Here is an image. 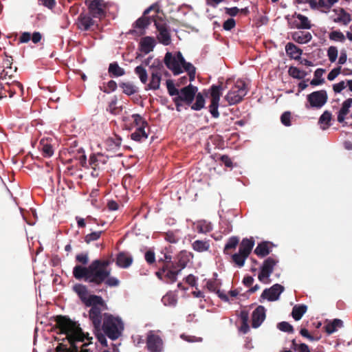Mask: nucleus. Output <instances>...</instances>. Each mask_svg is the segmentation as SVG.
Returning <instances> with one entry per match:
<instances>
[{
    "label": "nucleus",
    "instance_id": "nucleus-1",
    "mask_svg": "<svg viewBox=\"0 0 352 352\" xmlns=\"http://www.w3.org/2000/svg\"><path fill=\"white\" fill-rule=\"evenodd\" d=\"M109 260L96 259L88 267L76 265L73 269V276L77 280H84L93 286L105 284L108 287H117L119 280L111 276Z\"/></svg>",
    "mask_w": 352,
    "mask_h": 352
},
{
    "label": "nucleus",
    "instance_id": "nucleus-2",
    "mask_svg": "<svg viewBox=\"0 0 352 352\" xmlns=\"http://www.w3.org/2000/svg\"><path fill=\"white\" fill-rule=\"evenodd\" d=\"M56 327L59 329L60 333L66 335V339L68 340L70 347L62 343L59 344L56 348V352H72L73 346H77L76 342H84L85 340H90L92 338L89 337V334H85L80 325L75 321L72 320L67 316H56L54 318Z\"/></svg>",
    "mask_w": 352,
    "mask_h": 352
},
{
    "label": "nucleus",
    "instance_id": "nucleus-3",
    "mask_svg": "<svg viewBox=\"0 0 352 352\" xmlns=\"http://www.w3.org/2000/svg\"><path fill=\"white\" fill-rule=\"evenodd\" d=\"M164 62L173 75L177 76L185 71L188 73L189 81L195 80L196 67L192 63L186 62L180 52H177L175 56H173L171 52H167L165 54Z\"/></svg>",
    "mask_w": 352,
    "mask_h": 352
},
{
    "label": "nucleus",
    "instance_id": "nucleus-4",
    "mask_svg": "<svg viewBox=\"0 0 352 352\" xmlns=\"http://www.w3.org/2000/svg\"><path fill=\"white\" fill-rule=\"evenodd\" d=\"M86 307H91L89 311V318L94 329L100 331L101 324L104 322L102 311L108 310V306L101 296H94Z\"/></svg>",
    "mask_w": 352,
    "mask_h": 352
},
{
    "label": "nucleus",
    "instance_id": "nucleus-5",
    "mask_svg": "<svg viewBox=\"0 0 352 352\" xmlns=\"http://www.w3.org/2000/svg\"><path fill=\"white\" fill-rule=\"evenodd\" d=\"M166 84L168 93L170 96H175L187 106L192 104L198 91L197 87L189 84L179 90L175 87L173 80L170 79L166 80Z\"/></svg>",
    "mask_w": 352,
    "mask_h": 352
},
{
    "label": "nucleus",
    "instance_id": "nucleus-6",
    "mask_svg": "<svg viewBox=\"0 0 352 352\" xmlns=\"http://www.w3.org/2000/svg\"><path fill=\"white\" fill-rule=\"evenodd\" d=\"M124 329V324L119 317H115L109 313H104V322L101 324V330L105 336L112 340L118 339Z\"/></svg>",
    "mask_w": 352,
    "mask_h": 352
},
{
    "label": "nucleus",
    "instance_id": "nucleus-7",
    "mask_svg": "<svg viewBox=\"0 0 352 352\" xmlns=\"http://www.w3.org/2000/svg\"><path fill=\"white\" fill-rule=\"evenodd\" d=\"M248 93L247 85L242 80H237L234 85L225 96L229 104H235L242 101Z\"/></svg>",
    "mask_w": 352,
    "mask_h": 352
},
{
    "label": "nucleus",
    "instance_id": "nucleus-8",
    "mask_svg": "<svg viewBox=\"0 0 352 352\" xmlns=\"http://www.w3.org/2000/svg\"><path fill=\"white\" fill-rule=\"evenodd\" d=\"M107 161L108 157L101 153L91 155L87 165V168L91 169V175L94 178L101 177L106 169Z\"/></svg>",
    "mask_w": 352,
    "mask_h": 352
},
{
    "label": "nucleus",
    "instance_id": "nucleus-9",
    "mask_svg": "<svg viewBox=\"0 0 352 352\" xmlns=\"http://www.w3.org/2000/svg\"><path fill=\"white\" fill-rule=\"evenodd\" d=\"M98 21L88 12H81L78 16L76 25L80 31L93 32L99 30Z\"/></svg>",
    "mask_w": 352,
    "mask_h": 352
},
{
    "label": "nucleus",
    "instance_id": "nucleus-10",
    "mask_svg": "<svg viewBox=\"0 0 352 352\" xmlns=\"http://www.w3.org/2000/svg\"><path fill=\"white\" fill-rule=\"evenodd\" d=\"M88 7V13L94 18L100 21L106 16L107 3L104 0H85Z\"/></svg>",
    "mask_w": 352,
    "mask_h": 352
},
{
    "label": "nucleus",
    "instance_id": "nucleus-11",
    "mask_svg": "<svg viewBox=\"0 0 352 352\" xmlns=\"http://www.w3.org/2000/svg\"><path fill=\"white\" fill-rule=\"evenodd\" d=\"M153 21L159 32L157 36L158 41L164 45H168L170 43L171 36L165 19L160 16H156V18L153 19Z\"/></svg>",
    "mask_w": 352,
    "mask_h": 352
},
{
    "label": "nucleus",
    "instance_id": "nucleus-12",
    "mask_svg": "<svg viewBox=\"0 0 352 352\" xmlns=\"http://www.w3.org/2000/svg\"><path fill=\"white\" fill-rule=\"evenodd\" d=\"M307 100L309 104L305 105L306 108L311 107L318 109L327 103L328 95L324 89L315 91L307 95Z\"/></svg>",
    "mask_w": 352,
    "mask_h": 352
},
{
    "label": "nucleus",
    "instance_id": "nucleus-13",
    "mask_svg": "<svg viewBox=\"0 0 352 352\" xmlns=\"http://www.w3.org/2000/svg\"><path fill=\"white\" fill-rule=\"evenodd\" d=\"M278 263V259L273 257H268L264 260L262 266L261 267V271L258 275V278L263 283H268L269 281H265L270 276L271 274L274 271V267Z\"/></svg>",
    "mask_w": 352,
    "mask_h": 352
},
{
    "label": "nucleus",
    "instance_id": "nucleus-14",
    "mask_svg": "<svg viewBox=\"0 0 352 352\" xmlns=\"http://www.w3.org/2000/svg\"><path fill=\"white\" fill-rule=\"evenodd\" d=\"M146 347L149 352H162L163 340L160 336L150 331L146 338Z\"/></svg>",
    "mask_w": 352,
    "mask_h": 352
},
{
    "label": "nucleus",
    "instance_id": "nucleus-15",
    "mask_svg": "<svg viewBox=\"0 0 352 352\" xmlns=\"http://www.w3.org/2000/svg\"><path fill=\"white\" fill-rule=\"evenodd\" d=\"M285 288L280 284H275L269 289H265L261 294V298H266L269 301L277 300Z\"/></svg>",
    "mask_w": 352,
    "mask_h": 352
},
{
    "label": "nucleus",
    "instance_id": "nucleus-16",
    "mask_svg": "<svg viewBox=\"0 0 352 352\" xmlns=\"http://www.w3.org/2000/svg\"><path fill=\"white\" fill-rule=\"evenodd\" d=\"M265 319V309L263 306H258L252 314V327L258 328Z\"/></svg>",
    "mask_w": 352,
    "mask_h": 352
},
{
    "label": "nucleus",
    "instance_id": "nucleus-17",
    "mask_svg": "<svg viewBox=\"0 0 352 352\" xmlns=\"http://www.w3.org/2000/svg\"><path fill=\"white\" fill-rule=\"evenodd\" d=\"M73 289L85 306L89 304V301L91 300L92 297L98 296L97 295L94 294L89 296L87 287L82 284H76L74 286Z\"/></svg>",
    "mask_w": 352,
    "mask_h": 352
},
{
    "label": "nucleus",
    "instance_id": "nucleus-18",
    "mask_svg": "<svg viewBox=\"0 0 352 352\" xmlns=\"http://www.w3.org/2000/svg\"><path fill=\"white\" fill-rule=\"evenodd\" d=\"M155 45V41L153 37L145 36L140 42V50L146 54L153 50Z\"/></svg>",
    "mask_w": 352,
    "mask_h": 352
},
{
    "label": "nucleus",
    "instance_id": "nucleus-19",
    "mask_svg": "<svg viewBox=\"0 0 352 352\" xmlns=\"http://www.w3.org/2000/svg\"><path fill=\"white\" fill-rule=\"evenodd\" d=\"M153 8V6H151L144 10L143 16L139 18L133 24L134 28L144 30L151 24L150 17L146 16V15L150 12Z\"/></svg>",
    "mask_w": 352,
    "mask_h": 352
},
{
    "label": "nucleus",
    "instance_id": "nucleus-20",
    "mask_svg": "<svg viewBox=\"0 0 352 352\" xmlns=\"http://www.w3.org/2000/svg\"><path fill=\"white\" fill-rule=\"evenodd\" d=\"M133 262V258L126 252H120L117 255L116 265L122 268L129 267Z\"/></svg>",
    "mask_w": 352,
    "mask_h": 352
},
{
    "label": "nucleus",
    "instance_id": "nucleus-21",
    "mask_svg": "<svg viewBox=\"0 0 352 352\" xmlns=\"http://www.w3.org/2000/svg\"><path fill=\"white\" fill-rule=\"evenodd\" d=\"M287 54L293 59L300 60L302 50L292 43H288L285 46Z\"/></svg>",
    "mask_w": 352,
    "mask_h": 352
},
{
    "label": "nucleus",
    "instance_id": "nucleus-22",
    "mask_svg": "<svg viewBox=\"0 0 352 352\" xmlns=\"http://www.w3.org/2000/svg\"><path fill=\"white\" fill-rule=\"evenodd\" d=\"M254 245V240L251 239H243L240 243L239 252L247 257L250 255Z\"/></svg>",
    "mask_w": 352,
    "mask_h": 352
},
{
    "label": "nucleus",
    "instance_id": "nucleus-23",
    "mask_svg": "<svg viewBox=\"0 0 352 352\" xmlns=\"http://www.w3.org/2000/svg\"><path fill=\"white\" fill-rule=\"evenodd\" d=\"M162 74L160 72H152L150 82L146 86V90H157L160 87Z\"/></svg>",
    "mask_w": 352,
    "mask_h": 352
},
{
    "label": "nucleus",
    "instance_id": "nucleus-24",
    "mask_svg": "<svg viewBox=\"0 0 352 352\" xmlns=\"http://www.w3.org/2000/svg\"><path fill=\"white\" fill-rule=\"evenodd\" d=\"M292 39L300 44L307 43L312 39L311 34L308 32H295L292 35Z\"/></svg>",
    "mask_w": 352,
    "mask_h": 352
},
{
    "label": "nucleus",
    "instance_id": "nucleus-25",
    "mask_svg": "<svg viewBox=\"0 0 352 352\" xmlns=\"http://www.w3.org/2000/svg\"><path fill=\"white\" fill-rule=\"evenodd\" d=\"M352 105V98H348L344 100L342 104V107L340 108L338 115V121L339 122H343L345 116L349 113V109Z\"/></svg>",
    "mask_w": 352,
    "mask_h": 352
},
{
    "label": "nucleus",
    "instance_id": "nucleus-26",
    "mask_svg": "<svg viewBox=\"0 0 352 352\" xmlns=\"http://www.w3.org/2000/svg\"><path fill=\"white\" fill-rule=\"evenodd\" d=\"M145 128L146 127L136 128L135 131L131 134V139L138 142L145 141L148 136V133L145 131Z\"/></svg>",
    "mask_w": 352,
    "mask_h": 352
},
{
    "label": "nucleus",
    "instance_id": "nucleus-27",
    "mask_svg": "<svg viewBox=\"0 0 352 352\" xmlns=\"http://www.w3.org/2000/svg\"><path fill=\"white\" fill-rule=\"evenodd\" d=\"M293 17H296L300 21V23L295 22V26L297 29L309 30L311 28V22L306 16L295 12Z\"/></svg>",
    "mask_w": 352,
    "mask_h": 352
},
{
    "label": "nucleus",
    "instance_id": "nucleus-28",
    "mask_svg": "<svg viewBox=\"0 0 352 352\" xmlns=\"http://www.w3.org/2000/svg\"><path fill=\"white\" fill-rule=\"evenodd\" d=\"M210 247V240H196L192 243V249L198 252H206Z\"/></svg>",
    "mask_w": 352,
    "mask_h": 352
},
{
    "label": "nucleus",
    "instance_id": "nucleus-29",
    "mask_svg": "<svg viewBox=\"0 0 352 352\" xmlns=\"http://www.w3.org/2000/svg\"><path fill=\"white\" fill-rule=\"evenodd\" d=\"M268 244L269 243L266 241L258 243L254 251V254L261 258L267 256L271 252Z\"/></svg>",
    "mask_w": 352,
    "mask_h": 352
},
{
    "label": "nucleus",
    "instance_id": "nucleus-30",
    "mask_svg": "<svg viewBox=\"0 0 352 352\" xmlns=\"http://www.w3.org/2000/svg\"><path fill=\"white\" fill-rule=\"evenodd\" d=\"M343 322L340 319H334L324 326L325 331L330 335L336 332L338 329L342 327Z\"/></svg>",
    "mask_w": 352,
    "mask_h": 352
},
{
    "label": "nucleus",
    "instance_id": "nucleus-31",
    "mask_svg": "<svg viewBox=\"0 0 352 352\" xmlns=\"http://www.w3.org/2000/svg\"><path fill=\"white\" fill-rule=\"evenodd\" d=\"M307 310V305H296L292 309V316L295 320L298 321L302 318V316L306 313Z\"/></svg>",
    "mask_w": 352,
    "mask_h": 352
},
{
    "label": "nucleus",
    "instance_id": "nucleus-32",
    "mask_svg": "<svg viewBox=\"0 0 352 352\" xmlns=\"http://www.w3.org/2000/svg\"><path fill=\"white\" fill-rule=\"evenodd\" d=\"M196 226V230L199 233H208L212 231V227L210 222L206 220H199L194 223Z\"/></svg>",
    "mask_w": 352,
    "mask_h": 352
},
{
    "label": "nucleus",
    "instance_id": "nucleus-33",
    "mask_svg": "<svg viewBox=\"0 0 352 352\" xmlns=\"http://www.w3.org/2000/svg\"><path fill=\"white\" fill-rule=\"evenodd\" d=\"M333 21L335 23H340L344 25H346L351 21V16L344 10V8H340L339 16L334 19Z\"/></svg>",
    "mask_w": 352,
    "mask_h": 352
},
{
    "label": "nucleus",
    "instance_id": "nucleus-34",
    "mask_svg": "<svg viewBox=\"0 0 352 352\" xmlns=\"http://www.w3.org/2000/svg\"><path fill=\"white\" fill-rule=\"evenodd\" d=\"M109 73L111 76L119 77L124 75V69L119 66L118 63L113 62L109 64Z\"/></svg>",
    "mask_w": 352,
    "mask_h": 352
},
{
    "label": "nucleus",
    "instance_id": "nucleus-35",
    "mask_svg": "<svg viewBox=\"0 0 352 352\" xmlns=\"http://www.w3.org/2000/svg\"><path fill=\"white\" fill-rule=\"evenodd\" d=\"M133 118V123L131 124V127L129 129H131L132 127H148V124L147 121L140 114L134 113L131 116Z\"/></svg>",
    "mask_w": 352,
    "mask_h": 352
},
{
    "label": "nucleus",
    "instance_id": "nucleus-36",
    "mask_svg": "<svg viewBox=\"0 0 352 352\" xmlns=\"http://www.w3.org/2000/svg\"><path fill=\"white\" fill-rule=\"evenodd\" d=\"M195 99V102L192 103L189 107H190L191 109L195 111H199L202 109L205 106V99L203 94L200 92H197Z\"/></svg>",
    "mask_w": 352,
    "mask_h": 352
},
{
    "label": "nucleus",
    "instance_id": "nucleus-37",
    "mask_svg": "<svg viewBox=\"0 0 352 352\" xmlns=\"http://www.w3.org/2000/svg\"><path fill=\"white\" fill-rule=\"evenodd\" d=\"M325 70L322 68H318L314 72V78L311 80L310 84L313 86H318L324 82V79L322 75Z\"/></svg>",
    "mask_w": 352,
    "mask_h": 352
},
{
    "label": "nucleus",
    "instance_id": "nucleus-38",
    "mask_svg": "<svg viewBox=\"0 0 352 352\" xmlns=\"http://www.w3.org/2000/svg\"><path fill=\"white\" fill-rule=\"evenodd\" d=\"M73 153H74V160H77L82 167L87 168V157L82 148H80L76 153L74 151Z\"/></svg>",
    "mask_w": 352,
    "mask_h": 352
},
{
    "label": "nucleus",
    "instance_id": "nucleus-39",
    "mask_svg": "<svg viewBox=\"0 0 352 352\" xmlns=\"http://www.w3.org/2000/svg\"><path fill=\"white\" fill-rule=\"evenodd\" d=\"M177 266H179L180 270H182L186 267L188 263L189 262V256L186 252L182 251L177 255Z\"/></svg>",
    "mask_w": 352,
    "mask_h": 352
},
{
    "label": "nucleus",
    "instance_id": "nucleus-40",
    "mask_svg": "<svg viewBox=\"0 0 352 352\" xmlns=\"http://www.w3.org/2000/svg\"><path fill=\"white\" fill-rule=\"evenodd\" d=\"M289 75L294 78L302 79L307 76V72L301 71L296 67L291 66L288 70Z\"/></svg>",
    "mask_w": 352,
    "mask_h": 352
},
{
    "label": "nucleus",
    "instance_id": "nucleus-41",
    "mask_svg": "<svg viewBox=\"0 0 352 352\" xmlns=\"http://www.w3.org/2000/svg\"><path fill=\"white\" fill-rule=\"evenodd\" d=\"M120 87L122 89L123 93L127 96H131L137 92V87L131 82H121Z\"/></svg>",
    "mask_w": 352,
    "mask_h": 352
},
{
    "label": "nucleus",
    "instance_id": "nucleus-42",
    "mask_svg": "<svg viewBox=\"0 0 352 352\" xmlns=\"http://www.w3.org/2000/svg\"><path fill=\"white\" fill-rule=\"evenodd\" d=\"M210 90H211V92H210L211 100L219 102L220 97L221 96V91L222 90L221 85H213L211 86Z\"/></svg>",
    "mask_w": 352,
    "mask_h": 352
},
{
    "label": "nucleus",
    "instance_id": "nucleus-43",
    "mask_svg": "<svg viewBox=\"0 0 352 352\" xmlns=\"http://www.w3.org/2000/svg\"><path fill=\"white\" fill-rule=\"evenodd\" d=\"M135 73L137 74L142 83L146 84L148 80L147 72L142 65L137 66L135 68Z\"/></svg>",
    "mask_w": 352,
    "mask_h": 352
},
{
    "label": "nucleus",
    "instance_id": "nucleus-44",
    "mask_svg": "<svg viewBox=\"0 0 352 352\" xmlns=\"http://www.w3.org/2000/svg\"><path fill=\"white\" fill-rule=\"evenodd\" d=\"M239 240L238 237H230L225 245L223 252L225 254H229V250L235 249L237 245L239 244Z\"/></svg>",
    "mask_w": 352,
    "mask_h": 352
},
{
    "label": "nucleus",
    "instance_id": "nucleus-45",
    "mask_svg": "<svg viewBox=\"0 0 352 352\" xmlns=\"http://www.w3.org/2000/svg\"><path fill=\"white\" fill-rule=\"evenodd\" d=\"M41 150L42 151V155L45 157H50L54 154V150L52 146L47 143H44L43 141H41Z\"/></svg>",
    "mask_w": 352,
    "mask_h": 352
},
{
    "label": "nucleus",
    "instance_id": "nucleus-46",
    "mask_svg": "<svg viewBox=\"0 0 352 352\" xmlns=\"http://www.w3.org/2000/svg\"><path fill=\"white\" fill-rule=\"evenodd\" d=\"M162 301L166 306H174L177 303V298L172 293H168L162 297Z\"/></svg>",
    "mask_w": 352,
    "mask_h": 352
},
{
    "label": "nucleus",
    "instance_id": "nucleus-47",
    "mask_svg": "<svg viewBox=\"0 0 352 352\" xmlns=\"http://www.w3.org/2000/svg\"><path fill=\"white\" fill-rule=\"evenodd\" d=\"M247 258L248 257L240 253V252H239L238 253H235V254H232V259L233 262L236 265H237L239 267H241L244 265L245 259Z\"/></svg>",
    "mask_w": 352,
    "mask_h": 352
},
{
    "label": "nucleus",
    "instance_id": "nucleus-48",
    "mask_svg": "<svg viewBox=\"0 0 352 352\" xmlns=\"http://www.w3.org/2000/svg\"><path fill=\"white\" fill-rule=\"evenodd\" d=\"M179 273L168 270L164 273V280L167 283H173L177 281Z\"/></svg>",
    "mask_w": 352,
    "mask_h": 352
},
{
    "label": "nucleus",
    "instance_id": "nucleus-49",
    "mask_svg": "<svg viewBox=\"0 0 352 352\" xmlns=\"http://www.w3.org/2000/svg\"><path fill=\"white\" fill-rule=\"evenodd\" d=\"M329 38L331 41H340L342 43L344 42L345 41V36L344 35V34L340 31L338 30L332 31L329 34Z\"/></svg>",
    "mask_w": 352,
    "mask_h": 352
},
{
    "label": "nucleus",
    "instance_id": "nucleus-50",
    "mask_svg": "<svg viewBox=\"0 0 352 352\" xmlns=\"http://www.w3.org/2000/svg\"><path fill=\"white\" fill-rule=\"evenodd\" d=\"M168 270L170 271H173L174 272L180 273L182 270L177 266V261H172L169 263H166V265H162V271L166 272V270Z\"/></svg>",
    "mask_w": 352,
    "mask_h": 352
},
{
    "label": "nucleus",
    "instance_id": "nucleus-51",
    "mask_svg": "<svg viewBox=\"0 0 352 352\" xmlns=\"http://www.w3.org/2000/svg\"><path fill=\"white\" fill-rule=\"evenodd\" d=\"M16 67H12V66H11L10 67L3 69L1 72L0 73V76L1 78H5L8 76L9 78H12L14 76V74L16 72Z\"/></svg>",
    "mask_w": 352,
    "mask_h": 352
},
{
    "label": "nucleus",
    "instance_id": "nucleus-52",
    "mask_svg": "<svg viewBox=\"0 0 352 352\" xmlns=\"http://www.w3.org/2000/svg\"><path fill=\"white\" fill-rule=\"evenodd\" d=\"M277 327L279 330L283 332H287L293 333L294 331V327L287 322H280L277 324Z\"/></svg>",
    "mask_w": 352,
    "mask_h": 352
},
{
    "label": "nucleus",
    "instance_id": "nucleus-53",
    "mask_svg": "<svg viewBox=\"0 0 352 352\" xmlns=\"http://www.w3.org/2000/svg\"><path fill=\"white\" fill-rule=\"evenodd\" d=\"M219 104V102L211 100L210 104L209 105V111L214 118L219 117V113L218 111Z\"/></svg>",
    "mask_w": 352,
    "mask_h": 352
},
{
    "label": "nucleus",
    "instance_id": "nucleus-54",
    "mask_svg": "<svg viewBox=\"0 0 352 352\" xmlns=\"http://www.w3.org/2000/svg\"><path fill=\"white\" fill-rule=\"evenodd\" d=\"M165 240L170 243H177L179 241V237L176 233L173 231H168L164 234Z\"/></svg>",
    "mask_w": 352,
    "mask_h": 352
},
{
    "label": "nucleus",
    "instance_id": "nucleus-55",
    "mask_svg": "<svg viewBox=\"0 0 352 352\" xmlns=\"http://www.w3.org/2000/svg\"><path fill=\"white\" fill-rule=\"evenodd\" d=\"M102 232H103L102 231H98V232H93L90 234H88L85 236V241L87 243H89L91 241H96L100 237Z\"/></svg>",
    "mask_w": 352,
    "mask_h": 352
},
{
    "label": "nucleus",
    "instance_id": "nucleus-56",
    "mask_svg": "<svg viewBox=\"0 0 352 352\" xmlns=\"http://www.w3.org/2000/svg\"><path fill=\"white\" fill-rule=\"evenodd\" d=\"M327 56L329 57V60L331 63H333L336 60L338 57V49L335 46H331L329 47L327 50Z\"/></svg>",
    "mask_w": 352,
    "mask_h": 352
},
{
    "label": "nucleus",
    "instance_id": "nucleus-57",
    "mask_svg": "<svg viewBox=\"0 0 352 352\" xmlns=\"http://www.w3.org/2000/svg\"><path fill=\"white\" fill-rule=\"evenodd\" d=\"M117 88V83L116 81L111 80L107 84V87H104L103 88L100 87V89L104 93H110L111 91H114Z\"/></svg>",
    "mask_w": 352,
    "mask_h": 352
},
{
    "label": "nucleus",
    "instance_id": "nucleus-58",
    "mask_svg": "<svg viewBox=\"0 0 352 352\" xmlns=\"http://www.w3.org/2000/svg\"><path fill=\"white\" fill-rule=\"evenodd\" d=\"M76 261L82 265H86L89 263L88 253L85 252L77 254L76 256Z\"/></svg>",
    "mask_w": 352,
    "mask_h": 352
},
{
    "label": "nucleus",
    "instance_id": "nucleus-59",
    "mask_svg": "<svg viewBox=\"0 0 352 352\" xmlns=\"http://www.w3.org/2000/svg\"><path fill=\"white\" fill-rule=\"evenodd\" d=\"M144 258L148 265L154 264L155 263V252L151 250L146 251L144 254Z\"/></svg>",
    "mask_w": 352,
    "mask_h": 352
},
{
    "label": "nucleus",
    "instance_id": "nucleus-60",
    "mask_svg": "<svg viewBox=\"0 0 352 352\" xmlns=\"http://www.w3.org/2000/svg\"><path fill=\"white\" fill-rule=\"evenodd\" d=\"M220 160L223 163L226 167L232 169L236 164H233L232 159L227 155H223L220 157Z\"/></svg>",
    "mask_w": 352,
    "mask_h": 352
},
{
    "label": "nucleus",
    "instance_id": "nucleus-61",
    "mask_svg": "<svg viewBox=\"0 0 352 352\" xmlns=\"http://www.w3.org/2000/svg\"><path fill=\"white\" fill-rule=\"evenodd\" d=\"M280 121L286 126H291V113L289 111L284 112L280 116Z\"/></svg>",
    "mask_w": 352,
    "mask_h": 352
},
{
    "label": "nucleus",
    "instance_id": "nucleus-62",
    "mask_svg": "<svg viewBox=\"0 0 352 352\" xmlns=\"http://www.w3.org/2000/svg\"><path fill=\"white\" fill-rule=\"evenodd\" d=\"M172 250L171 247H166L162 252V254L164 256L165 259V263L164 265H166V263H169L172 262V256H171Z\"/></svg>",
    "mask_w": 352,
    "mask_h": 352
},
{
    "label": "nucleus",
    "instance_id": "nucleus-63",
    "mask_svg": "<svg viewBox=\"0 0 352 352\" xmlns=\"http://www.w3.org/2000/svg\"><path fill=\"white\" fill-rule=\"evenodd\" d=\"M181 338L188 342H202V338L196 337L195 336H188L185 334L181 335Z\"/></svg>",
    "mask_w": 352,
    "mask_h": 352
},
{
    "label": "nucleus",
    "instance_id": "nucleus-64",
    "mask_svg": "<svg viewBox=\"0 0 352 352\" xmlns=\"http://www.w3.org/2000/svg\"><path fill=\"white\" fill-rule=\"evenodd\" d=\"M331 120V113L328 111H325L320 117L319 122L322 124H329Z\"/></svg>",
    "mask_w": 352,
    "mask_h": 352
}]
</instances>
